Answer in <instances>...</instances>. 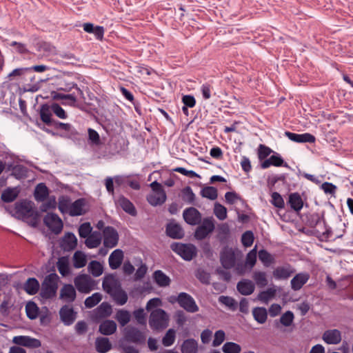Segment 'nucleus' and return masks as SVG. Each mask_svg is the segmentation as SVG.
<instances>
[{"instance_id": "nucleus-1", "label": "nucleus", "mask_w": 353, "mask_h": 353, "mask_svg": "<svg viewBox=\"0 0 353 353\" xmlns=\"http://www.w3.org/2000/svg\"><path fill=\"white\" fill-rule=\"evenodd\" d=\"M242 258V253L236 248L224 247L220 253V262L225 269H231L235 266L236 272L242 274L244 272V267L243 264L238 263L239 260Z\"/></svg>"}, {"instance_id": "nucleus-2", "label": "nucleus", "mask_w": 353, "mask_h": 353, "mask_svg": "<svg viewBox=\"0 0 353 353\" xmlns=\"http://www.w3.org/2000/svg\"><path fill=\"white\" fill-rule=\"evenodd\" d=\"M59 277L56 273L47 275L41 283L40 295L43 299H51L56 295Z\"/></svg>"}, {"instance_id": "nucleus-3", "label": "nucleus", "mask_w": 353, "mask_h": 353, "mask_svg": "<svg viewBox=\"0 0 353 353\" xmlns=\"http://www.w3.org/2000/svg\"><path fill=\"white\" fill-rule=\"evenodd\" d=\"M169 317L162 309L152 310L149 317V325L154 330L165 329L168 325Z\"/></svg>"}, {"instance_id": "nucleus-4", "label": "nucleus", "mask_w": 353, "mask_h": 353, "mask_svg": "<svg viewBox=\"0 0 353 353\" xmlns=\"http://www.w3.org/2000/svg\"><path fill=\"white\" fill-rule=\"evenodd\" d=\"M150 186L152 192L147 196V201L152 206H157L163 204L167 199L166 193L161 185L157 181L150 183Z\"/></svg>"}, {"instance_id": "nucleus-5", "label": "nucleus", "mask_w": 353, "mask_h": 353, "mask_svg": "<svg viewBox=\"0 0 353 353\" xmlns=\"http://www.w3.org/2000/svg\"><path fill=\"white\" fill-rule=\"evenodd\" d=\"M171 249L185 261H190L196 254V248L192 244L173 243Z\"/></svg>"}, {"instance_id": "nucleus-6", "label": "nucleus", "mask_w": 353, "mask_h": 353, "mask_svg": "<svg viewBox=\"0 0 353 353\" xmlns=\"http://www.w3.org/2000/svg\"><path fill=\"white\" fill-rule=\"evenodd\" d=\"M77 290L81 293L88 294L95 288L94 281L87 274L77 276L74 281Z\"/></svg>"}, {"instance_id": "nucleus-7", "label": "nucleus", "mask_w": 353, "mask_h": 353, "mask_svg": "<svg viewBox=\"0 0 353 353\" xmlns=\"http://www.w3.org/2000/svg\"><path fill=\"white\" fill-rule=\"evenodd\" d=\"M214 220L212 217L203 219L201 224L196 229L194 237L198 240L206 238L214 230Z\"/></svg>"}, {"instance_id": "nucleus-8", "label": "nucleus", "mask_w": 353, "mask_h": 353, "mask_svg": "<svg viewBox=\"0 0 353 353\" xmlns=\"http://www.w3.org/2000/svg\"><path fill=\"white\" fill-rule=\"evenodd\" d=\"M15 212L23 219L35 217L37 214L34 210V203L30 201L23 200L15 203Z\"/></svg>"}, {"instance_id": "nucleus-9", "label": "nucleus", "mask_w": 353, "mask_h": 353, "mask_svg": "<svg viewBox=\"0 0 353 353\" xmlns=\"http://www.w3.org/2000/svg\"><path fill=\"white\" fill-rule=\"evenodd\" d=\"M175 301L178 302L179 305L188 312L194 313L199 311L194 299L185 292H181L178 296L175 298Z\"/></svg>"}, {"instance_id": "nucleus-10", "label": "nucleus", "mask_w": 353, "mask_h": 353, "mask_svg": "<svg viewBox=\"0 0 353 353\" xmlns=\"http://www.w3.org/2000/svg\"><path fill=\"white\" fill-rule=\"evenodd\" d=\"M44 224L54 234H59L63 227L61 219L55 213H47L43 218Z\"/></svg>"}, {"instance_id": "nucleus-11", "label": "nucleus", "mask_w": 353, "mask_h": 353, "mask_svg": "<svg viewBox=\"0 0 353 353\" xmlns=\"http://www.w3.org/2000/svg\"><path fill=\"white\" fill-rule=\"evenodd\" d=\"M119 241V234L112 227H106L103 230V245L108 248L115 247Z\"/></svg>"}, {"instance_id": "nucleus-12", "label": "nucleus", "mask_w": 353, "mask_h": 353, "mask_svg": "<svg viewBox=\"0 0 353 353\" xmlns=\"http://www.w3.org/2000/svg\"><path fill=\"white\" fill-rule=\"evenodd\" d=\"M125 336L128 341L135 343H144L145 341V333L134 327H125Z\"/></svg>"}, {"instance_id": "nucleus-13", "label": "nucleus", "mask_w": 353, "mask_h": 353, "mask_svg": "<svg viewBox=\"0 0 353 353\" xmlns=\"http://www.w3.org/2000/svg\"><path fill=\"white\" fill-rule=\"evenodd\" d=\"M12 342L17 345L29 348H37L41 345V343L39 339L32 338L28 336H14L12 339Z\"/></svg>"}, {"instance_id": "nucleus-14", "label": "nucleus", "mask_w": 353, "mask_h": 353, "mask_svg": "<svg viewBox=\"0 0 353 353\" xmlns=\"http://www.w3.org/2000/svg\"><path fill=\"white\" fill-rule=\"evenodd\" d=\"M185 221L191 225H196L201 221V214L195 208H186L183 212Z\"/></svg>"}, {"instance_id": "nucleus-15", "label": "nucleus", "mask_w": 353, "mask_h": 353, "mask_svg": "<svg viewBox=\"0 0 353 353\" xmlns=\"http://www.w3.org/2000/svg\"><path fill=\"white\" fill-rule=\"evenodd\" d=\"M322 339L328 345H337L341 341V332L337 329L325 330L322 335Z\"/></svg>"}, {"instance_id": "nucleus-16", "label": "nucleus", "mask_w": 353, "mask_h": 353, "mask_svg": "<svg viewBox=\"0 0 353 353\" xmlns=\"http://www.w3.org/2000/svg\"><path fill=\"white\" fill-rule=\"evenodd\" d=\"M77 239L72 232L65 233L60 241V247L64 251H71L77 247Z\"/></svg>"}, {"instance_id": "nucleus-17", "label": "nucleus", "mask_w": 353, "mask_h": 353, "mask_svg": "<svg viewBox=\"0 0 353 353\" xmlns=\"http://www.w3.org/2000/svg\"><path fill=\"white\" fill-rule=\"evenodd\" d=\"M285 135L291 141L296 143H314L316 140L314 136L310 133L296 134L286 131Z\"/></svg>"}, {"instance_id": "nucleus-18", "label": "nucleus", "mask_w": 353, "mask_h": 353, "mask_svg": "<svg viewBox=\"0 0 353 353\" xmlns=\"http://www.w3.org/2000/svg\"><path fill=\"white\" fill-rule=\"evenodd\" d=\"M294 272V269L290 265H287L276 268L272 274L276 280H284L288 279Z\"/></svg>"}, {"instance_id": "nucleus-19", "label": "nucleus", "mask_w": 353, "mask_h": 353, "mask_svg": "<svg viewBox=\"0 0 353 353\" xmlns=\"http://www.w3.org/2000/svg\"><path fill=\"white\" fill-rule=\"evenodd\" d=\"M123 252L120 249L114 250L110 255L108 263L112 270L118 269L123 260Z\"/></svg>"}, {"instance_id": "nucleus-20", "label": "nucleus", "mask_w": 353, "mask_h": 353, "mask_svg": "<svg viewBox=\"0 0 353 353\" xmlns=\"http://www.w3.org/2000/svg\"><path fill=\"white\" fill-rule=\"evenodd\" d=\"M60 298L66 302H73L76 298V291L71 284H65L60 290Z\"/></svg>"}, {"instance_id": "nucleus-21", "label": "nucleus", "mask_w": 353, "mask_h": 353, "mask_svg": "<svg viewBox=\"0 0 353 353\" xmlns=\"http://www.w3.org/2000/svg\"><path fill=\"white\" fill-rule=\"evenodd\" d=\"M59 314L61 321L66 325L72 324L76 318L73 309L66 305L61 308Z\"/></svg>"}, {"instance_id": "nucleus-22", "label": "nucleus", "mask_w": 353, "mask_h": 353, "mask_svg": "<svg viewBox=\"0 0 353 353\" xmlns=\"http://www.w3.org/2000/svg\"><path fill=\"white\" fill-rule=\"evenodd\" d=\"M166 234L174 239H180L184 236L183 228L180 225L175 223H170L167 225Z\"/></svg>"}, {"instance_id": "nucleus-23", "label": "nucleus", "mask_w": 353, "mask_h": 353, "mask_svg": "<svg viewBox=\"0 0 353 353\" xmlns=\"http://www.w3.org/2000/svg\"><path fill=\"white\" fill-rule=\"evenodd\" d=\"M310 279L307 272L299 273L291 280V288L294 291L299 290Z\"/></svg>"}, {"instance_id": "nucleus-24", "label": "nucleus", "mask_w": 353, "mask_h": 353, "mask_svg": "<svg viewBox=\"0 0 353 353\" xmlns=\"http://www.w3.org/2000/svg\"><path fill=\"white\" fill-rule=\"evenodd\" d=\"M116 203L129 214L132 216H135L137 214L136 209L132 203L123 196H120L117 199Z\"/></svg>"}, {"instance_id": "nucleus-25", "label": "nucleus", "mask_w": 353, "mask_h": 353, "mask_svg": "<svg viewBox=\"0 0 353 353\" xmlns=\"http://www.w3.org/2000/svg\"><path fill=\"white\" fill-rule=\"evenodd\" d=\"M237 290L243 295L251 294L255 288L254 283L248 279H243L237 283Z\"/></svg>"}, {"instance_id": "nucleus-26", "label": "nucleus", "mask_w": 353, "mask_h": 353, "mask_svg": "<svg viewBox=\"0 0 353 353\" xmlns=\"http://www.w3.org/2000/svg\"><path fill=\"white\" fill-rule=\"evenodd\" d=\"M83 28L85 32L88 33H93L97 39L102 40L105 32L103 26H94L93 23H85L83 25Z\"/></svg>"}, {"instance_id": "nucleus-27", "label": "nucleus", "mask_w": 353, "mask_h": 353, "mask_svg": "<svg viewBox=\"0 0 353 353\" xmlns=\"http://www.w3.org/2000/svg\"><path fill=\"white\" fill-rule=\"evenodd\" d=\"M112 312V306L107 302H103L94 310V316L97 319H105L110 316Z\"/></svg>"}, {"instance_id": "nucleus-28", "label": "nucleus", "mask_w": 353, "mask_h": 353, "mask_svg": "<svg viewBox=\"0 0 353 353\" xmlns=\"http://www.w3.org/2000/svg\"><path fill=\"white\" fill-rule=\"evenodd\" d=\"M84 205L85 200L83 199H79L75 201L72 202L68 214L71 216L82 215L84 213Z\"/></svg>"}, {"instance_id": "nucleus-29", "label": "nucleus", "mask_w": 353, "mask_h": 353, "mask_svg": "<svg viewBox=\"0 0 353 353\" xmlns=\"http://www.w3.org/2000/svg\"><path fill=\"white\" fill-rule=\"evenodd\" d=\"M49 195V190L47 186L43 183H39L34 190V196L36 201L39 202L44 201Z\"/></svg>"}, {"instance_id": "nucleus-30", "label": "nucleus", "mask_w": 353, "mask_h": 353, "mask_svg": "<svg viewBox=\"0 0 353 353\" xmlns=\"http://www.w3.org/2000/svg\"><path fill=\"white\" fill-rule=\"evenodd\" d=\"M99 332L103 335H111L117 330V324L114 321L105 320L99 325Z\"/></svg>"}, {"instance_id": "nucleus-31", "label": "nucleus", "mask_w": 353, "mask_h": 353, "mask_svg": "<svg viewBox=\"0 0 353 353\" xmlns=\"http://www.w3.org/2000/svg\"><path fill=\"white\" fill-rule=\"evenodd\" d=\"M52 112H53L52 105H41L39 112L40 117L41 121L48 125H50L52 122L51 119Z\"/></svg>"}, {"instance_id": "nucleus-32", "label": "nucleus", "mask_w": 353, "mask_h": 353, "mask_svg": "<svg viewBox=\"0 0 353 353\" xmlns=\"http://www.w3.org/2000/svg\"><path fill=\"white\" fill-rule=\"evenodd\" d=\"M96 350L99 353H106L112 348V344L108 338L98 337L95 341Z\"/></svg>"}, {"instance_id": "nucleus-33", "label": "nucleus", "mask_w": 353, "mask_h": 353, "mask_svg": "<svg viewBox=\"0 0 353 353\" xmlns=\"http://www.w3.org/2000/svg\"><path fill=\"white\" fill-rule=\"evenodd\" d=\"M288 203L291 208L296 212H299L303 206L301 196L297 192L292 193L289 196Z\"/></svg>"}, {"instance_id": "nucleus-34", "label": "nucleus", "mask_w": 353, "mask_h": 353, "mask_svg": "<svg viewBox=\"0 0 353 353\" xmlns=\"http://www.w3.org/2000/svg\"><path fill=\"white\" fill-rule=\"evenodd\" d=\"M101 233L94 232L86 238L85 243L88 248H95L101 244Z\"/></svg>"}, {"instance_id": "nucleus-35", "label": "nucleus", "mask_w": 353, "mask_h": 353, "mask_svg": "<svg viewBox=\"0 0 353 353\" xmlns=\"http://www.w3.org/2000/svg\"><path fill=\"white\" fill-rule=\"evenodd\" d=\"M73 266L75 268H81L85 266L87 263V257L84 252L78 250L76 251L72 256Z\"/></svg>"}, {"instance_id": "nucleus-36", "label": "nucleus", "mask_w": 353, "mask_h": 353, "mask_svg": "<svg viewBox=\"0 0 353 353\" xmlns=\"http://www.w3.org/2000/svg\"><path fill=\"white\" fill-rule=\"evenodd\" d=\"M57 267L59 273L65 276L70 274V263L67 256H61L59 258L57 262Z\"/></svg>"}, {"instance_id": "nucleus-37", "label": "nucleus", "mask_w": 353, "mask_h": 353, "mask_svg": "<svg viewBox=\"0 0 353 353\" xmlns=\"http://www.w3.org/2000/svg\"><path fill=\"white\" fill-rule=\"evenodd\" d=\"M198 343L196 340L189 339L185 340L181 345L182 353H197Z\"/></svg>"}, {"instance_id": "nucleus-38", "label": "nucleus", "mask_w": 353, "mask_h": 353, "mask_svg": "<svg viewBox=\"0 0 353 353\" xmlns=\"http://www.w3.org/2000/svg\"><path fill=\"white\" fill-rule=\"evenodd\" d=\"M24 290L28 294H36L39 290V281L35 278H29L24 283Z\"/></svg>"}, {"instance_id": "nucleus-39", "label": "nucleus", "mask_w": 353, "mask_h": 353, "mask_svg": "<svg viewBox=\"0 0 353 353\" xmlns=\"http://www.w3.org/2000/svg\"><path fill=\"white\" fill-rule=\"evenodd\" d=\"M153 278L160 287H167L170 283V279L161 270H156L153 274Z\"/></svg>"}, {"instance_id": "nucleus-40", "label": "nucleus", "mask_w": 353, "mask_h": 353, "mask_svg": "<svg viewBox=\"0 0 353 353\" xmlns=\"http://www.w3.org/2000/svg\"><path fill=\"white\" fill-rule=\"evenodd\" d=\"M284 163L283 159L279 155H272L269 159L265 160L261 163V168L263 169H267L270 165L279 167L283 165Z\"/></svg>"}, {"instance_id": "nucleus-41", "label": "nucleus", "mask_w": 353, "mask_h": 353, "mask_svg": "<svg viewBox=\"0 0 353 353\" xmlns=\"http://www.w3.org/2000/svg\"><path fill=\"white\" fill-rule=\"evenodd\" d=\"M110 296L119 305H123L128 301L127 293L119 288H117Z\"/></svg>"}, {"instance_id": "nucleus-42", "label": "nucleus", "mask_w": 353, "mask_h": 353, "mask_svg": "<svg viewBox=\"0 0 353 353\" xmlns=\"http://www.w3.org/2000/svg\"><path fill=\"white\" fill-rule=\"evenodd\" d=\"M115 319L119 322V325L123 327L130 321L131 314L128 310L121 309L117 310Z\"/></svg>"}, {"instance_id": "nucleus-43", "label": "nucleus", "mask_w": 353, "mask_h": 353, "mask_svg": "<svg viewBox=\"0 0 353 353\" xmlns=\"http://www.w3.org/2000/svg\"><path fill=\"white\" fill-rule=\"evenodd\" d=\"M254 319L260 324L264 323L268 318L267 310L265 307H257L252 310Z\"/></svg>"}, {"instance_id": "nucleus-44", "label": "nucleus", "mask_w": 353, "mask_h": 353, "mask_svg": "<svg viewBox=\"0 0 353 353\" xmlns=\"http://www.w3.org/2000/svg\"><path fill=\"white\" fill-rule=\"evenodd\" d=\"M72 204L70 198L68 196H61L58 200V208L62 214H68Z\"/></svg>"}, {"instance_id": "nucleus-45", "label": "nucleus", "mask_w": 353, "mask_h": 353, "mask_svg": "<svg viewBox=\"0 0 353 353\" xmlns=\"http://www.w3.org/2000/svg\"><path fill=\"white\" fill-rule=\"evenodd\" d=\"M276 290L273 288H270L265 291L261 292L258 294V299L263 303H268V302L273 299L276 294Z\"/></svg>"}, {"instance_id": "nucleus-46", "label": "nucleus", "mask_w": 353, "mask_h": 353, "mask_svg": "<svg viewBox=\"0 0 353 353\" xmlns=\"http://www.w3.org/2000/svg\"><path fill=\"white\" fill-rule=\"evenodd\" d=\"M88 270L94 276H99L103 270L102 265L97 261H92L88 266Z\"/></svg>"}, {"instance_id": "nucleus-47", "label": "nucleus", "mask_w": 353, "mask_h": 353, "mask_svg": "<svg viewBox=\"0 0 353 353\" xmlns=\"http://www.w3.org/2000/svg\"><path fill=\"white\" fill-rule=\"evenodd\" d=\"M219 301L221 304L228 307L230 310L234 311L236 310L238 304L236 300L230 296H220Z\"/></svg>"}, {"instance_id": "nucleus-48", "label": "nucleus", "mask_w": 353, "mask_h": 353, "mask_svg": "<svg viewBox=\"0 0 353 353\" xmlns=\"http://www.w3.org/2000/svg\"><path fill=\"white\" fill-rule=\"evenodd\" d=\"M201 195L210 200H215L218 196L217 190L212 186H207L201 190Z\"/></svg>"}, {"instance_id": "nucleus-49", "label": "nucleus", "mask_w": 353, "mask_h": 353, "mask_svg": "<svg viewBox=\"0 0 353 353\" xmlns=\"http://www.w3.org/2000/svg\"><path fill=\"white\" fill-rule=\"evenodd\" d=\"M101 299L102 295L100 293H94L92 296L85 299L84 301L85 306L87 308H92L97 305L101 301Z\"/></svg>"}, {"instance_id": "nucleus-50", "label": "nucleus", "mask_w": 353, "mask_h": 353, "mask_svg": "<svg viewBox=\"0 0 353 353\" xmlns=\"http://www.w3.org/2000/svg\"><path fill=\"white\" fill-rule=\"evenodd\" d=\"M26 312L29 319H35L39 315V307L34 302H28L26 305Z\"/></svg>"}, {"instance_id": "nucleus-51", "label": "nucleus", "mask_w": 353, "mask_h": 353, "mask_svg": "<svg viewBox=\"0 0 353 353\" xmlns=\"http://www.w3.org/2000/svg\"><path fill=\"white\" fill-rule=\"evenodd\" d=\"M176 332L174 329H169L162 339V344L165 347L171 346L175 341Z\"/></svg>"}, {"instance_id": "nucleus-52", "label": "nucleus", "mask_w": 353, "mask_h": 353, "mask_svg": "<svg viewBox=\"0 0 353 353\" xmlns=\"http://www.w3.org/2000/svg\"><path fill=\"white\" fill-rule=\"evenodd\" d=\"M252 278L259 287L263 288L268 284L266 274L264 272H254Z\"/></svg>"}, {"instance_id": "nucleus-53", "label": "nucleus", "mask_w": 353, "mask_h": 353, "mask_svg": "<svg viewBox=\"0 0 353 353\" xmlns=\"http://www.w3.org/2000/svg\"><path fill=\"white\" fill-rule=\"evenodd\" d=\"M18 196V192L14 189L7 188L1 194V199L6 203L13 201Z\"/></svg>"}, {"instance_id": "nucleus-54", "label": "nucleus", "mask_w": 353, "mask_h": 353, "mask_svg": "<svg viewBox=\"0 0 353 353\" xmlns=\"http://www.w3.org/2000/svg\"><path fill=\"white\" fill-rule=\"evenodd\" d=\"M214 214L218 219L223 221L227 218V209L223 205L216 203L214 207Z\"/></svg>"}, {"instance_id": "nucleus-55", "label": "nucleus", "mask_w": 353, "mask_h": 353, "mask_svg": "<svg viewBox=\"0 0 353 353\" xmlns=\"http://www.w3.org/2000/svg\"><path fill=\"white\" fill-rule=\"evenodd\" d=\"M222 350L224 353H240L241 348L237 343L227 342L223 345Z\"/></svg>"}, {"instance_id": "nucleus-56", "label": "nucleus", "mask_w": 353, "mask_h": 353, "mask_svg": "<svg viewBox=\"0 0 353 353\" xmlns=\"http://www.w3.org/2000/svg\"><path fill=\"white\" fill-rule=\"evenodd\" d=\"M271 203L276 208L282 209L285 207L284 200L279 193L276 192H272L271 194Z\"/></svg>"}, {"instance_id": "nucleus-57", "label": "nucleus", "mask_w": 353, "mask_h": 353, "mask_svg": "<svg viewBox=\"0 0 353 353\" xmlns=\"http://www.w3.org/2000/svg\"><path fill=\"white\" fill-rule=\"evenodd\" d=\"M182 197L184 201L190 204L193 203L195 200V194L190 186H187L183 189Z\"/></svg>"}, {"instance_id": "nucleus-58", "label": "nucleus", "mask_w": 353, "mask_h": 353, "mask_svg": "<svg viewBox=\"0 0 353 353\" xmlns=\"http://www.w3.org/2000/svg\"><path fill=\"white\" fill-rule=\"evenodd\" d=\"M57 205L55 196H50L47 201L43 203L40 206V210L41 212H47L50 210H54L56 208Z\"/></svg>"}, {"instance_id": "nucleus-59", "label": "nucleus", "mask_w": 353, "mask_h": 353, "mask_svg": "<svg viewBox=\"0 0 353 353\" xmlns=\"http://www.w3.org/2000/svg\"><path fill=\"white\" fill-rule=\"evenodd\" d=\"M103 290L111 295L117 288L115 282L111 279H105L102 283Z\"/></svg>"}, {"instance_id": "nucleus-60", "label": "nucleus", "mask_w": 353, "mask_h": 353, "mask_svg": "<svg viewBox=\"0 0 353 353\" xmlns=\"http://www.w3.org/2000/svg\"><path fill=\"white\" fill-rule=\"evenodd\" d=\"M294 314L291 311H287L280 318V322L284 326L291 325L294 320Z\"/></svg>"}, {"instance_id": "nucleus-61", "label": "nucleus", "mask_w": 353, "mask_h": 353, "mask_svg": "<svg viewBox=\"0 0 353 353\" xmlns=\"http://www.w3.org/2000/svg\"><path fill=\"white\" fill-rule=\"evenodd\" d=\"M92 227L88 222L83 223L79 228V234L81 238H87L92 233Z\"/></svg>"}, {"instance_id": "nucleus-62", "label": "nucleus", "mask_w": 353, "mask_h": 353, "mask_svg": "<svg viewBox=\"0 0 353 353\" xmlns=\"http://www.w3.org/2000/svg\"><path fill=\"white\" fill-rule=\"evenodd\" d=\"M133 315L137 323L140 325H145L146 318L145 313L143 308H139L133 312Z\"/></svg>"}, {"instance_id": "nucleus-63", "label": "nucleus", "mask_w": 353, "mask_h": 353, "mask_svg": "<svg viewBox=\"0 0 353 353\" xmlns=\"http://www.w3.org/2000/svg\"><path fill=\"white\" fill-rule=\"evenodd\" d=\"M254 241V234L251 231H246L241 237V242L245 247H250Z\"/></svg>"}, {"instance_id": "nucleus-64", "label": "nucleus", "mask_w": 353, "mask_h": 353, "mask_svg": "<svg viewBox=\"0 0 353 353\" xmlns=\"http://www.w3.org/2000/svg\"><path fill=\"white\" fill-rule=\"evenodd\" d=\"M225 334L224 331L219 330L216 331L214 336V340L212 341V345L217 347L220 345L225 340Z\"/></svg>"}]
</instances>
